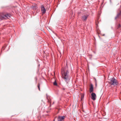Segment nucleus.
I'll list each match as a JSON object with an SVG mask.
<instances>
[{"mask_svg": "<svg viewBox=\"0 0 121 121\" xmlns=\"http://www.w3.org/2000/svg\"><path fill=\"white\" fill-rule=\"evenodd\" d=\"M62 77L63 79L67 83L69 80V72L66 69H62L61 70Z\"/></svg>", "mask_w": 121, "mask_h": 121, "instance_id": "obj_1", "label": "nucleus"}, {"mask_svg": "<svg viewBox=\"0 0 121 121\" xmlns=\"http://www.w3.org/2000/svg\"><path fill=\"white\" fill-rule=\"evenodd\" d=\"M109 83L111 85L115 86L118 84L117 80L114 78H111L110 80Z\"/></svg>", "mask_w": 121, "mask_h": 121, "instance_id": "obj_2", "label": "nucleus"}, {"mask_svg": "<svg viewBox=\"0 0 121 121\" xmlns=\"http://www.w3.org/2000/svg\"><path fill=\"white\" fill-rule=\"evenodd\" d=\"M11 15L10 14H5L2 13L0 14V19L2 20L6 19L7 18H9L11 17Z\"/></svg>", "mask_w": 121, "mask_h": 121, "instance_id": "obj_3", "label": "nucleus"}, {"mask_svg": "<svg viewBox=\"0 0 121 121\" xmlns=\"http://www.w3.org/2000/svg\"><path fill=\"white\" fill-rule=\"evenodd\" d=\"M65 118L64 116H59L57 118L58 121H64Z\"/></svg>", "mask_w": 121, "mask_h": 121, "instance_id": "obj_4", "label": "nucleus"}, {"mask_svg": "<svg viewBox=\"0 0 121 121\" xmlns=\"http://www.w3.org/2000/svg\"><path fill=\"white\" fill-rule=\"evenodd\" d=\"M41 10L42 12V14H44L46 12V10L44 6L43 5H42L41 7Z\"/></svg>", "mask_w": 121, "mask_h": 121, "instance_id": "obj_5", "label": "nucleus"}, {"mask_svg": "<svg viewBox=\"0 0 121 121\" xmlns=\"http://www.w3.org/2000/svg\"><path fill=\"white\" fill-rule=\"evenodd\" d=\"M88 15H84L82 16V20L84 21H86L88 17Z\"/></svg>", "mask_w": 121, "mask_h": 121, "instance_id": "obj_6", "label": "nucleus"}, {"mask_svg": "<svg viewBox=\"0 0 121 121\" xmlns=\"http://www.w3.org/2000/svg\"><path fill=\"white\" fill-rule=\"evenodd\" d=\"M91 99L93 100H95L96 99V97L95 94L94 93H92L91 94Z\"/></svg>", "mask_w": 121, "mask_h": 121, "instance_id": "obj_7", "label": "nucleus"}, {"mask_svg": "<svg viewBox=\"0 0 121 121\" xmlns=\"http://www.w3.org/2000/svg\"><path fill=\"white\" fill-rule=\"evenodd\" d=\"M121 14V11H120V12L118 13L115 18V19L116 20L117 18H118L120 16Z\"/></svg>", "mask_w": 121, "mask_h": 121, "instance_id": "obj_8", "label": "nucleus"}, {"mask_svg": "<svg viewBox=\"0 0 121 121\" xmlns=\"http://www.w3.org/2000/svg\"><path fill=\"white\" fill-rule=\"evenodd\" d=\"M31 8L34 10H36L37 9V7L36 5H32Z\"/></svg>", "mask_w": 121, "mask_h": 121, "instance_id": "obj_9", "label": "nucleus"}, {"mask_svg": "<svg viewBox=\"0 0 121 121\" xmlns=\"http://www.w3.org/2000/svg\"><path fill=\"white\" fill-rule=\"evenodd\" d=\"M93 87L92 85L90 87V93H91V92H93Z\"/></svg>", "mask_w": 121, "mask_h": 121, "instance_id": "obj_10", "label": "nucleus"}, {"mask_svg": "<svg viewBox=\"0 0 121 121\" xmlns=\"http://www.w3.org/2000/svg\"><path fill=\"white\" fill-rule=\"evenodd\" d=\"M53 85L54 86H57V83L56 81H55V82H53Z\"/></svg>", "mask_w": 121, "mask_h": 121, "instance_id": "obj_11", "label": "nucleus"}, {"mask_svg": "<svg viewBox=\"0 0 121 121\" xmlns=\"http://www.w3.org/2000/svg\"><path fill=\"white\" fill-rule=\"evenodd\" d=\"M48 99V102H49V103H50V106L51 105V99L49 100V99Z\"/></svg>", "mask_w": 121, "mask_h": 121, "instance_id": "obj_12", "label": "nucleus"}, {"mask_svg": "<svg viewBox=\"0 0 121 121\" xmlns=\"http://www.w3.org/2000/svg\"><path fill=\"white\" fill-rule=\"evenodd\" d=\"M38 88L39 89V90L40 91V87H39L40 86H39V84L38 85Z\"/></svg>", "mask_w": 121, "mask_h": 121, "instance_id": "obj_13", "label": "nucleus"}, {"mask_svg": "<svg viewBox=\"0 0 121 121\" xmlns=\"http://www.w3.org/2000/svg\"><path fill=\"white\" fill-rule=\"evenodd\" d=\"M83 98V96H82L81 98V100H82Z\"/></svg>", "mask_w": 121, "mask_h": 121, "instance_id": "obj_14", "label": "nucleus"}, {"mask_svg": "<svg viewBox=\"0 0 121 121\" xmlns=\"http://www.w3.org/2000/svg\"><path fill=\"white\" fill-rule=\"evenodd\" d=\"M119 26H120V24H119Z\"/></svg>", "mask_w": 121, "mask_h": 121, "instance_id": "obj_15", "label": "nucleus"}, {"mask_svg": "<svg viewBox=\"0 0 121 121\" xmlns=\"http://www.w3.org/2000/svg\"><path fill=\"white\" fill-rule=\"evenodd\" d=\"M55 121V120H54V121Z\"/></svg>", "mask_w": 121, "mask_h": 121, "instance_id": "obj_16", "label": "nucleus"}, {"mask_svg": "<svg viewBox=\"0 0 121 121\" xmlns=\"http://www.w3.org/2000/svg\"><path fill=\"white\" fill-rule=\"evenodd\" d=\"M54 102H53V104H54Z\"/></svg>", "mask_w": 121, "mask_h": 121, "instance_id": "obj_17", "label": "nucleus"}]
</instances>
